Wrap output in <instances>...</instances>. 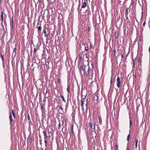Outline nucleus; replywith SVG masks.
Returning a JSON list of instances; mask_svg holds the SVG:
<instances>
[{
  "instance_id": "1",
  "label": "nucleus",
  "mask_w": 150,
  "mask_h": 150,
  "mask_svg": "<svg viewBox=\"0 0 150 150\" xmlns=\"http://www.w3.org/2000/svg\"><path fill=\"white\" fill-rule=\"evenodd\" d=\"M89 66L88 65L84 66V69H86V71H85V73L86 75L87 76H88L89 74Z\"/></svg>"
},
{
  "instance_id": "2",
  "label": "nucleus",
  "mask_w": 150,
  "mask_h": 150,
  "mask_svg": "<svg viewBox=\"0 0 150 150\" xmlns=\"http://www.w3.org/2000/svg\"><path fill=\"white\" fill-rule=\"evenodd\" d=\"M88 127L94 130L95 129V126L94 123L90 122L88 124Z\"/></svg>"
},
{
  "instance_id": "3",
  "label": "nucleus",
  "mask_w": 150,
  "mask_h": 150,
  "mask_svg": "<svg viewBox=\"0 0 150 150\" xmlns=\"http://www.w3.org/2000/svg\"><path fill=\"white\" fill-rule=\"evenodd\" d=\"M79 70L81 74H82V71H83V74H84L85 71H86V69H84V66L83 67L82 65H80Z\"/></svg>"
},
{
  "instance_id": "4",
  "label": "nucleus",
  "mask_w": 150,
  "mask_h": 150,
  "mask_svg": "<svg viewBox=\"0 0 150 150\" xmlns=\"http://www.w3.org/2000/svg\"><path fill=\"white\" fill-rule=\"evenodd\" d=\"M121 83L120 79L119 77H118L117 79L116 85L117 87L119 88L120 87V84Z\"/></svg>"
},
{
  "instance_id": "5",
  "label": "nucleus",
  "mask_w": 150,
  "mask_h": 150,
  "mask_svg": "<svg viewBox=\"0 0 150 150\" xmlns=\"http://www.w3.org/2000/svg\"><path fill=\"white\" fill-rule=\"evenodd\" d=\"M48 29L45 28L43 31L44 33L45 34V36L48 38L49 33H48Z\"/></svg>"
},
{
  "instance_id": "6",
  "label": "nucleus",
  "mask_w": 150,
  "mask_h": 150,
  "mask_svg": "<svg viewBox=\"0 0 150 150\" xmlns=\"http://www.w3.org/2000/svg\"><path fill=\"white\" fill-rule=\"evenodd\" d=\"M85 101V100H84L83 101V100H81V106L82 107V109L83 110H84V109H83V104H85V103H84V102Z\"/></svg>"
},
{
  "instance_id": "7",
  "label": "nucleus",
  "mask_w": 150,
  "mask_h": 150,
  "mask_svg": "<svg viewBox=\"0 0 150 150\" xmlns=\"http://www.w3.org/2000/svg\"><path fill=\"white\" fill-rule=\"evenodd\" d=\"M129 8H126V11H125V15H127L128 13L130 12V9L129 10Z\"/></svg>"
},
{
  "instance_id": "8",
  "label": "nucleus",
  "mask_w": 150,
  "mask_h": 150,
  "mask_svg": "<svg viewBox=\"0 0 150 150\" xmlns=\"http://www.w3.org/2000/svg\"><path fill=\"white\" fill-rule=\"evenodd\" d=\"M9 118H10V123L12 124V115L11 113H10Z\"/></svg>"
},
{
  "instance_id": "9",
  "label": "nucleus",
  "mask_w": 150,
  "mask_h": 150,
  "mask_svg": "<svg viewBox=\"0 0 150 150\" xmlns=\"http://www.w3.org/2000/svg\"><path fill=\"white\" fill-rule=\"evenodd\" d=\"M86 6V2H84L82 5L81 8H84Z\"/></svg>"
},
{
  "instance_id": "10",
  "label": "nucleus",
  "mask_w": 150,
  "mask_h": 150,
  "mask_svg": "<svg viewBox=\"0 0 150 150\" xmlns=\"http://www.w3.org/2000/svg\"><path fill=\"white\" fill-rule=\"evenodd\" d=\"M93 25L94 26V28L95 29L97 26V22L94 21H93Z\"/></svg>"
},
{
  "instance_id": "11",
  "label": "nucleus",
  "mask_w": 150,
  "mask_h": 150,
  "mask_svg": "<svg viewBox=\"0 0 150 150\" xmlns=\"http://www.w3.org/2000/svg\"><path fill=\"white\" fill-rule=\"evenodd\" d=\"M118 33H117L116 32H115V38L116 39H118Z\"/></svg>"
},
{
  "instance_id": "12",
  "label": "nucleus",
  "mask_w": 150,
  "mask_h": 150,
  "mask_svg": "<svg viewBox=\"0 0 150 150\" xmlns=\"http://www.w3.org/2000/svg\"><path fill=\"white\" fill-rule=\"evenodd\" d=\"M98 99V96L95 95L94 97V100H95L97 101Z\"/></svg>"
},
{
  "instance_id": "13",
  "label": "nucleus",
  "mask_w": 150,
  "mask_h": 150,
  "mask_svg": "<svg viewBox=\"0 0 150 150\" xmlns=\"http://www.w3.org/2000/svg\"><path fill=\"white\" fill-rule=\"evenodd\" d=\"M135 148H137V143L138 142V140L137 139H135Z\"/></svg>"
},
{
  "instance_id": "14",
  "label": "nucleus",
  "mask_w": 150,
  "mask_h": 150,
  "mask_svg": "<svg viewBox=\"0 0 150 150\" xmlns=\"http://www.w3.org/2000/svg\"><path fill=\"white\" fill-rule=\"evenodd\" d=\"M99 123L100 124H102V120L101 117H98Z\"/></svg>"
},
{
  "instance_id": "15",
  "label": "nucleus",
  "mask_w": 150,
  "mask_h": 150,
  "mask_svg": "<svg viewBox=\"0 0 150 150\" xmlns=\"http://www.w3.org/2000/svg\"><path fill=\"white\" fill-rule=\"evenodd\" d=\"M38 33H39L41 30V26H38Z\"/></svg>"
},
{
  "instance_id": "16",
  "label": "nucleus",
  "mask_w": 150,
  "mask_h": 150,
  "mask_svg": "<svg viewBox=\"0 0 150 150\" xmlns=\"http://www.w3.org/2000/svg\"><path fill=\"white\" fill-rule=\"evenodd\" d=\"M89 76V77L91 79H92L93 77V74L92 73V72H91V73L90 74V75H88Z\"/></svg>"
},
{
  "instance_id": "17",
  "label": "nucleus",
  "mask_w": 150,
  "mask_h": 150,
  "mask_svg": "<svg viewBox=\"0 0 150 150\" xmlns=\"http://www.w3.org/2000/svg\"><path fill=\"white\" fill-rule=\"evenodd\" d=\"M132 125V122L131 120L130 119V117H129V128H130L131 127Z\"/></svg>"
},
{
  "instance_id": "18",
  "label": "nucleus",
  "mask_w": 150,
  "mask_h": 150,
  "mask_svg": "<svg viewBox=\"0 0 150 150\" xmlns=\"http://www.w3.org/2000/svg\"><path fill=\"white\" fill-rule=\"evenodd\" d=\"M0 56L1 57L2 60L3 62H4V56L2 54H0Z\"/></svg>"
},
{
  "instance_id": "19",
  "label": "nucleus",
  "mask_w": 150,
  "mask_h": 150,
  "mask_svg": "<svg viewBox=\"0 0 150 150\" xmlns=\"http://www.w3.org/2000/svg\"><path fill=\"white\" fill-rule=\"evenodd\" d=\"M43 133L44 137L47 136V133L45 131H43Z\"/></svg>"
},
{
  "instance_id": "20",
  "label": "nucleus",
  "mask_w": 150,
  "mask_h": 150,
  "mask_svg": "<svg viewBox=\"0 0 150 150\" xmlns=\"http://www.w3.org/2000/svg\"><path fill=\"white\" fill-rule=\"evenodd\" d=\"M85 50L86 51H88V47L87 46H85Z\"/></svg>"
},
{
  "instance_id": "21",
  "label": "nucleus",
  "mask_w": 150,
  "mask_h": 150,
  "mask_svg": "<svg viewBox=\"0 0 150 150\" xmlns=\"http://www.w3.org/2000/svg\"><path fill=\"white\" fill-rule=\"evenodd\" d=\"M61 96V98L62 99V100H63L65 102L66 101H65V99H64V96H62H62Z\"/></svg>"
},
{
  "instance_id": "22",
  "label": "nucleus",
  "mask_w": 150,
  "mask_h": 150,
  "mask_svg": "<svg viewBox=\"0 0 150 150\" xmlns=\"http://www.w3.org/2000/svg\"><path fill=\"white\" fill-rule=\"evenodd\" d=\"M150 83V79H147V84L149 85Z\"/></svg>"
},
{
  "instance_id": "23",
  "label": "nucleus",
  "mask_w": 150,
  "mask_h": 150,
  "mask_svg": "<svg viewBox=\"0 0 150 150\" xmlns=\"http://www.w3.org/2000/svg\"><path fill=\"white\" fill-rule=\"evenodd\" d=\"M59 108L61 111L62 110V111L63 110V109L61 105H59Z\"/></svg>"
},
{
  "instance_id": "24",
  "label": "nucleus",
  "mask_w": 150,
  "mask_h": 150,
  "mask_svg": "<svg viewBox=\"0 0 150 150\" xmlns=\"http://www.w3.org/2000/svg\"><path fill=\"white\" fill-rule=\"evenodd\" d=\"M130 134H129L127 137V141L129 142V137H130Z\"/></svg>"
},
{
  "instance_id": "25",
  "label": "nucleus",
  "mask_w": 150,
  "mask_h": 150,
  "mask_svg": "<svg viewBox=\"0 0 150 150\" xmlns=\"http://www.w3.org/2000/svg\"><path fill=\"white\" fill-rule=\"evenodd\" d=\"M60 126H61V124L59 122V124L57 126V128L58 129H59L60 128Z\"/></svg>"
},
{
  "instance_id": "26",
  "label": "nucleus",
  "mask_w": 150,
  "mask_h": 150,
  "mask_svg": "<svg viewBox=\"0 0 150 150\" xmlns=\"http://www.w3.org/2000/svg\"><path fill=\"white\" fill-rule=\"evenodd\" d=\"M90 46L91 48L94 49V46L91 44H90Z\"/></svg>"
},
{
  "instance_id": "27",
  "label": "nucleus",
  "mask_w": 150,
  "mask_h": 150,
  "mask_svg": "<svg viewBox=\"0 0 150 150\" xmlns=\"http://www.w3.org/2000/svg\"><path fill=\"white\" fill-rule=\"evenodd\" d=\"M128 19V16L127 15H125V19L124 20L125 21L127 20Z\"/></svg>"
},
{
  "instance_id": "28",
  "label": "nucleus",
  "mask_w": 150,
  "mask_h": 150,
  "mask_svg": "<svg viewBox=\"0 0 150 150\" xmlns=\"http://www.w3.org/2000/svg\"><path fill=\"white\" fill-rule=\"evenodd\" d=\"M112 79H113V77L112 76L111 77V80H110V84H112Z\"/></svg>"
},
{
  "instance_id": "29",
  "label": "nucleus",
  "mask_w": 150,
  "mask_h": 150,
  "mask_svg": "<svg viewBox=\"0 0 150 150\" xmlns=\"http://www.w3.org/2000/svg\"><path fill=\"white\" fill-rule=\"evenodd\" d=\"M67 90L68 93H69V87L68 86V87H67Z\"/></svg>"
},
{
  "instance_id": "30",
  "label": "nucleus",
  "mask_w": 150,
  "mask_h": 150,
  "mask_svg": "<svg viewBox=\"0 0 150 150\" xmlns=\"http://www.w3.org/2000/svg\"><path fill=\"white\" fill-rule=\"evenodd\" d=\"M12 112L13 113V116L14 117V118H15V115L14 113V112L13 110H12Z\"/></svg>"
},
{
  "instance_id": "31",
  "label": "nucleus",
  "mask_w": 150,
  "mask_h": 150,
  "mask_svg": "<svg viewBox=\"0 0 150 150\" xmlns=\"http://www.w3.org/2000/svg\"><path fill=\"white\" fill-rule=\"evenodd\" d=\"M44 109V108L43 107V106L41 105V109L42 110H43Z\"/></svg>"
},
{
  "instance_id": "32",
  "label": "nucleus",
  "mask_w": 150,
  "mask_h": 150,
  "mask_svg": "<svg viewBox=\"0 0 150 150\" xmlns=\"http://www.w3.org/2000/svg\"><path fill=\"white\" fill-rule=\"evenodd\" d=\"M60 79H57V82L58 83H60Z\"/></svg>"
},
{
  "instance_id": "33",
  "label": "nucleus",
  "mask_w": 150,
  "mask_h": 150,
  "mask_svg": "<svg viewBox=\"0 0 150 150\" xmlns=\"http://www.w3.org/2000/svg\"><path fill=\"white\" fill-rule=\"evenodd\" d=\"M44 141H45V146L46 147H47V141L46 140H45Z\"/></svg>"
},
{
  "instance_id": "34",
  "label": "nucleus",
  "mask_w": 150,
  "mask_h": 150,
  "mask_svg": "<svg viewBox=\"0 0 150 150\" xmlns=\"http://www.w3.org/2000/svg\"><path fill=\"white\" fill-rule=\"evenodd\" d=\"M29 142H30V143H31L32 142V138H30Z\"/></svg>"
},
{
  "instance_id": "35",
  "label": "nucleus",
  "mask_w": 150,
  "mask_h": 150,
  "mask_svg": "<svg viewBox=\"0 0 150 150\" xmlns=\"http://www.w3.org/2000/svg\"><path fill=\"white\" fill-rule=\"evenodd\" d=\"M138 63H140L141 62V60L140 58H139L138 60Z\"/></svg>"
},
{
  "instance_id": "36",
  "label": "nucleus",
  "mask_w": 150,
  "mask_h": 150,
  "mask_svg": "<svg viewBox=\"0 0 150 150\" xmlns=\"http://www.w3.org/2000/svg\"><path fill=\"white\" fill-rule=\"evenodd\" d=\"M36 51H37V49H36V48H34V53H35V52H36Z\"/></svg>"
},
{
  "instance_id": "37",
  "label": "nucleus",
  "mask_w": 150,
  "mask_h": 150,
  "mask_svg": "<svg viewBox=\"0 0 150 150\" xmlns=\"http://www.w3.org/2000/svg\"><path fill=\"white\" fill-rule=\"evenodd\" d=\"M132 60L133 61V66L134 67L135 66V62H134V59H133Z\"/></svg>"
},
{
  "instance_id": "38",
  "label": "nucleus",
  "mask_w": 150,
  "mask_h": 150,
  "mask_svg": "<svg viewBox=\"0 0 150 150\" xmlns=\"http://www.w3.org/2000/svg\"><path fill=\"white\" fill-rule=\"evenodd\" d=\"M49 64V63L48 62H46V66H48Z\"/></svg>"
},
{
  "instance_id": "39",
  "label": "nucleus",
  "mask_w": 150,
  "mask_h": 150,
  "mask_svg": "<svg viewBox=\"0 0 150 150\" xmlns=\"http://www.w3.org/2000/svg\"><path fill=\"white\" fill-rule=\"evenodd\" d=\"M88 31H89L90 30V28L89 27H88L87 29Z\"/></svg>"
},
{
  "instance_id": "40",
  "label": "nucleus",
  "mask_w": 150,
  "mask_h": 150,
  "mask_svg": "<svg viewBox=\"0 0 150 150\" xmlns=\"http://www.w3.org/2000/svg\"><path fill=\"white\" fill-rule=\"evenodd\" d=\"M147 79H150V74H149V75L148 76Z\"/></svg>"
},
{
  "instance_id": "41",
  "label": "nucleus",
  "mask_w": 150,
  "mask_h": 150,
  "mask_svg": "<svg viewBox=\"0 0 150 150\" xmlns=\"http://www.w3.org/2000/svg\"><path fill=\"white\" fill-rule=\"evenodd\" d=\"M1 18H2V20L3 21V13H2L1 14Z\"/></svg>"
},
{
  "instance_id": "42",
  "label": "nucleus",
  "mask_w": 150,
  "mask_h": 150,
  "mask_svg": "<svg viewBox=\"0 0 150 150\" xmlns=\"http://www.w3.org/2000/svg\"><path fill=\"white\" fill-rule=\"evenodd\" d=\"M79 58H80V60H81V55L80 54L79 55Z\"/></svg>"
},
{
  "instance_id": "43",
  "label": "nucleus",
  "mask_w": 150,
  "mask_h": 150,
  "mask_svg": "<svg viewBox=\"0 0 150 150\" xmlns=\"http://www.w3.org/2000/svg\"><path fill=\"white\" fill-rule=\"evenodd\" d=\"M13 51L14 52H15L16 50V47H15L13 49Z\"/></svg>"
},
{
  "instance_id": "44",
  "label": "nucleus",
  "mask_w": 150,
  "mask_h": 150,
  "mask_svg": "<svg viewBox=\"0 0 150 150\" xmlns=\"http://www.w3.org/2000/svg\"><path fill=\"white\" fill-rule=\"evenodd\" d=\"M146 24V22L144 21L143 23V26H144Z\"/></svg>"
},
{
  "instance_id": "45",
  "label": "nucleus",
  "mask_w": 150,
  "mask_h": 150,
  "mask_svg": "<svg viewBox=\"0 0 150 150\" xmlns=\"http://www.w3.org/2000/svg\"><path fill=\"white\" fill-rule=\"evenodd\" d=\"M47 136L44 137V138L45 140H46V139L47 138Z\"/></svg>"
},
{
  "instance_id": "46",
  "label": "nucleus",
  "mask_w": 150,
  "mask_h": 150,
  "mask_svg": "<svg viewBox=\"0 0 150 150\" xmlns=\"http://www.w3.org/2000/svg\"><path fill=\"white\" fill-rule=\"evenodd\" d=\"M41 0H38V2H39L40 3L41 2Z\"/></svg>"
},
{
  "instance_id": "47",
  "label": "nucleus",
  "mask_w": 150,
  "mask_h": 150,
  "mask_svg": "<svg viewBox=\"0 0 150 150\" xmlns=\"http://www.w3.org/2000/svg\"><path fill=\"white\" fill-rule=\"evenodd\" d=\"M80 0H79V6L80 5Z\"/></svg>"
},
{
  "instance_id": "48",
  "label": "nucleus",
  "mask_w": 150,
  "mask_h": 150,
  "mask_svg": "<svg viewBox=\"0 0 150 150\" xmlns=\"http://www.w3.org/2000/svg\"><path fill=\"white\" fill-rule=\"evenodd\" d=\"M115 148H116V149H118V147L117 145H116V147H115Z\"/></svg>"
},
{
  "instance_id": "49",
  "label": "nucleus",
  "mask_w": 150,
  "mask_h": 150,
  "mask_svg": "<svg viewBox=\"0 0 150 150\" xmlns=\"http://www.w3.org/2000/svg\"><path fill=\"white\" fill-rule=\"evenodd\" d=\"M149 53H150V47H149Z\"/></svg>"
},
{
  "instance_id": "50",
  "label": "nucleus",
  "mask_w": 150,
  "mask_h": 150,
  "mask_svg": "<svg viewBox=\"0 0 150 150\" xmlns=\"http://www.w3.org/2000/svg\"><path fill=\"white\" fill-rule=\"evenodd\" d=\"M91 65H92V69H93V65L92 64Z\"/></svg>"
},
{
  "instance_id": "51",
  "label": "nucleus",
  "mask_w": 150,
  "mask_h": 150,
  "mask_svg": "<svg viewBox=\"0 0 150 150\" xmlns=\"http://www.w3.org/2000/svg\"><path fill=\"white\" fill-rule=\"evenodd\" d=\"M85 57H86V58H88V56H87V54H86V55Z\"/></svg>"
},
{
  "instance_id": "52",
  "label": "nucleus",
  "mask_w": 150,
  "mask_h": 150,
  "mask_svg": "<svg viewBox=\"0 0 150 150\" xmlns=\"http://www.w3.org/2000/svg\"><path fill=\"white\" fill-rule=\"evenodd\" d=\"M73 126H72V130H71L72 132H73Z\"/></svg>"
},
{
  "instance_id": "53",
  "label": "nucleus",
  "mask_w": 150,
  "mask_h": 150,
  "mask_svg": "<svg viewBox=\"0 0 150 150\" xmlns=\"http://www.w3.org/2000/svg\"><path fill=\"white\" fill-rule=\"evenodd\" d=\"M121 57H122V58L123 57V55H121Z\"/></svg>"
},
{
  "instance_id": "54",
  "label": "nucleus",
  "mask_w": 150,
  "mask_h": 150,
  "mask_svg": "<svg viewBox=\"0 0 150 150\" xmlns=\"http://www.w3.org/2000/svg\"><path fill=\"white\" fill-rule=\"evenodd\" d=\"M28 119H29V118H30V117H29V115H28Z\"/></svg>"
},
{
  "instance_id": "55",
  "label": "nucleus",
  "mask_w": 150,
  "mask_h": 150,
  "mask_svg": "<svg viewBox=\"0 0 150 150\" xmlns=\"http://www.w3.org/2000/svg\"><path fill=\"white\" fill-rule=\"evenodd\" d=\"M127 150H129V148H127Z\"/></svg>"
},
{
  "instance_id": "56",
  "label": "nucleus",
  "mask_w": 150,
  "mask_h": 150,
  "mask_svg": "<svg viewBox=\"0 0 150 150\" xmlns=\"http://www.w3.org/2000/svg\"><path fill=\"white\" fill-rule=\"evenodd\" d=\"M79 61H81V60H80V58H79Z\"/></svg>"
},
{
  "instance_id": "57",
  "label": "nucleus",
  "mask_w": 150,
  "mask_h": 150,
  "mask_svg": "<svg viewBox=\"0 0 150 150\" xmlns=\"http://www.w3.org/2000/svg\"><path fill=\"white\" fill-rule=\"evenodd\" d=\"M87 102H86V105H87Z\"/></svg>"
},
{
  "instance_id": "58",
  "label": "nucleus",
  "mask_w": 150,
  "mask_h": 150,
  "mask_svg": "<svg viewBox=\"0 0 150 150\" xmlns=\"http://www.w3.org/2000/svg\"><path fill=\"white\" fill-rule=\"evenodd\" d=\"M64 121L66 122V120L65 119L64 120Z\"/></svg>"
},
{
  "instance_id": "59",
  "label": "nucleus",
  "mask_w": 150,
  "mask_h": 150,
  "mask_svg": "<svg viewBox=\"0 0 150 150\" xmlns=\"http://www.w3.org/2000/svg\"><path fill=\"white\" fill-rule=\"evenodd\" d=\"M64 120H63V121H62V123L63 124L64 123L63 122H64Z\"/></svg>"
},
{
  "instance_id": "60",
  "label": "nucleus",
  "mask_w": 150,
  "mask_h": 150,
  "mask_svg": "<svg viewBox=\"0 0 150 150\" xmlns=\"http://www.w3.org/2000/svg\"><path fill=\"white\" fill-rule=\"evenodd\" d=\"M115 52V50H114V52Z\"/></svg>"
},
{
  "instance_id": "61",
  "label": "nucleus",
  "mask_w": 150,
  "mask_h": 150,
  "mask_svg": "<svg viewBox=\"0 0 150 150\" xmlns=\"http://www.w3.org/2000/svg\"><path fill=\"white\" fill-rule=\"evenodd\" d=\"M63 129V127L62 128V130Z\"/></svg>"
},
{
  "instance_id": "62",
  "label": "nucleus",
  "mask_w": 150,
  "mask_h": 150,
  "mask_svg": "<svg viewBox=\"0 0 150 150\" xmlns=\"http://www.w3.org/2000/svg\"><path fill=\"white\" fill-rule=\"evenodd\" d=\"M1 0H0V2L1 1Z\"/></svg>"
},
{
  "instance_id": "63",
  "label": "nucleus",
  "mask_w": 150,
  "mask_h": 150,
  "mask_svg": "<svg viewBox=\"0 0 150 150\" xmlns=\"http://www.w3.org/2000/svg\"><path fill=\"white\" fill-rule=\"evenodd\" d=\"M77 0H76V1H77Z\"/></svg>"
}]
</instances>
